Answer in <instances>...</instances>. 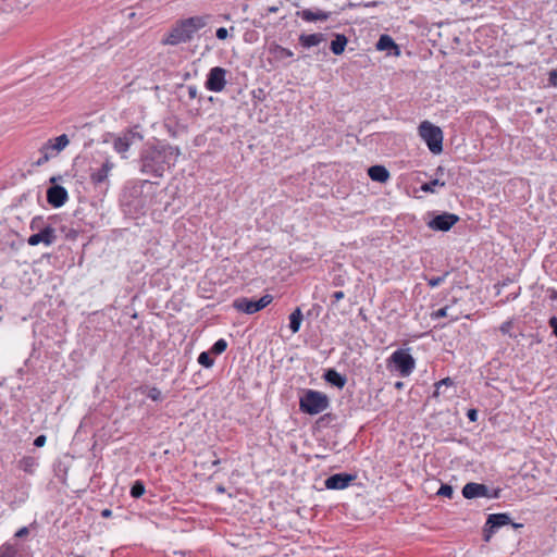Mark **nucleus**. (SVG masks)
I'll return each mask as SVG.
<instances>
[{
	"label": "nucleus",
	"instance_id": "1",
	"mask_svg": "<svg viewBox=\"0 0 557 557\" xmlns=\"http://www.w3.org/2000/svg\"><path fill=\"white\" fill-rule=\"evenodd\" d=\"M181 150L164 141L146 145L140 152L139 170L143 174L152 177H162L168 169L175 165Z\"/></svg>",
	"mask_w": 557,
	"mask_h": 557
},
{
	"label": "nucleus",
	"instance_id": "2",
	"mask_svg": "<svg viewBox=\"0 0 557 557\" xmlns=\"http://www.w3.org/2000/svg\"><path fill=\"white\" fill-rule=\"evenodd\" d=\"M208 23V16H191L178 21L168 36L162 40L164 45L176 46L188 42L194 35Z\"/></svg>",
	"mask_w": 557,
	"mask_h": 557
},
{
	"label": "nucleus",
	"instance_id": "3",
	"mask_svg": "<svg viewBox=\"0 0 557 557\" xmlns=\"http://www.w3.org/2000/svg\"><path fill=\"white\" fill-rule=\"evenodd\" d=\"M331 405L326 394L320 391L306 388L299 397V410L309 416H315L325 411Z\"/></svg>",
	"mask_w": 557,
	"mask_h": 557
},
{
	"label": "nucleus",
	"instance_id": "4",
	"mask_svg": "<svg viewBox=\"0 0 557 557\" xmlns=\"http://www.w3.org/2000/svg\"><path fill=\"white\" fill-rule=\"evenodd\" d=\"M410 348H399L387 359V368L397 371L400 376H409L416 368V359L409 352Z\"/></svg>",
	"mask_w": 557,
	"mask_h": 557
},
{
	"label": "nucleus",
	"instance_id": "5",
	"mask_svg": "<svg viewBox=\"0 0 557 557\" xmlns=\"http://www.w3.org/2000/svg\"><path fill=\"white\" fill-rule=\"evenodd\" d=\"M418 129L420 137L432 153L438 154L443 151V132L438 126L423 121Z\"/></svg>",
	"mask_w": 557,
	"mask_h": 557
},
{
	"label": "nucleus",
	"instance_id": "6",
	"mask_svg": "<svg viewBox=\"0 0 557 557\" xmlns=\"http://www.w3.org/2000/svg\"><path fill=\"white\" fill-rule=\"evenodd\" d=\"M273 300V296L270 294L263 295L259 299H252L247 297H238L234 299L233 301V308L237 310L238 312H243L246 314H253L262 309H264L267 306H269Z\"/></svg>",
	"mask_w": 557,
	"mask_h": 557
},
{
	"label": "nucleus",
	"instance_id": "7",
	"mask_svg": "<svg viewBox=\"0 0 557 557\" xmlns=\"http://www.w3.org/2000/svg\"><path fill=\"white\" fill-rule=\"evenodd\" d=\"M143 140V135L139 132V126H134L115 137L113 148L117 153H125L129 147Z\"/></svg>",
	"mask_w": 557,
	"mask_h": 557
},
{
	"label": "nucleus",
	"instance_id": "8",
	"mask_svg": "<svg viewBox=\"0 0 557 557\" xmlns=\"http://www.w3.org/2000/svg\"><path fill=\"white\" fill-rule=\"evenodd\" d=\"M226 70L221 66L212 67L207 74L205 86L213 92H221L226 85Z\"/></svg>",
	"mask_w": 557,
	"mask_h": 557
},
{
	"label": "nucleus",
	"instance_id": "9",
	"mask_svg": "<svg viewBox=\"0 0 557 557\" xmlns=\"http://www.w3.org/2000/svg\"><path fill=\"white\" fill-rule=\"evenodd\" d=\"M459 221V216L455 213L450 212H442L435 214L426 225L436 232H447L449 231L457 222Z\"/></svg>",
	"mask_w": 557,
	"mask_h": 557
},
{
	"label": "nucleus",
	"instance_id": "10",
	"mask_svg": "<svg viewBox=\"0 0 557 557\" xmlns=\"http://www.w3.org/2000/svg\"><path fill=\"white\" fill-rule=\"evenodd\" d=\"M55 176L50 178L52 185L47 188L46 197L50 206L53 208H60L67 201L69 194L63 186L55 184Z\"/></svg>",
	"mask_w": 557,
	"mask_h": 557
},
{
	"label": "nucleus",
	"instance_id": "11",
	"mask_svg": "<svg viewBox=\"0 0 557 557\" xmlns=\"http://www.w3.org/2000/svg\"><path fill=\"white\" fill-rule=\"evenodd\" d=\"M356 479H357L356 474H351V473H347V472L334 473L325 479L324 486L327 490H345Z\"/></svg>",
	"mask_w": 557,
	"mask_h": 557
},
{
	"label": "nucleus",
	"instance_id": "12",
	"mask_svg": "<svg viewBox=\"0 0 557 557\" xmlns=\"http://www.w3.org/2000/svg\"><path fill=\"white\" fill-rule=\"evenodd\" d=\"M57 240V234L54 227H44L37 232H34L28 238L27 244L29 246H37L44 244L45 246H51Z\"/></svg>",
	"mask_w": 557,
	"mask_h": 557
},
{
	"label": "nucleus",
	"instance_id": "13",
	"mask_svg": "<svg viewBox=\"0 0 557 557\" xmlns=\"http://www.w3.org/2000/svg\"><path fill=\"white\" fill-rule=\"evenodd\" d=\"M486 522L488 528H493L496 531L505 525H511L516 530L523 527L522 523L512 522L511 516L508 512L491 513L487 516Z\"/></svg>",
	"mask_w": 557,
	"mask_h": 557
},
{
	"label": "nucleus",
	"instance_id": "14",
	"mask_svg": "<svg viewBox=\"0 0 557 557\" xmlns=\"http://www.w3.org/2000/svg\"><path fill=\"white\" fill-rule=\"evenodd\" d=\"M462 496L467 499L490 496V488L482 483L469 482L462 487Z\"/></svg>",
	"mask_w": 557,
	"mask_h": 557
},
{
	"label": "nucleus",
	"instance_id": "15",
	"mask_svg": "<svg viewBox=\"0 0 557 557\" xmlns=\"http://www.w3.org/2000/svg\"><path fill=\"white\" fill-rule=\"evenodd\" d=\"M323 380L338 389H343L347 383V377L345 374L339 373L334 368L325 369L322 374Z\"/></svg>",
	"mask_w": 557,
	"mask_h": 557
},
{
	"label": "nucleus",
	"instance_id": "16",
	"mask_svg": "<svg viewBox=\"0 0 557 557\" xmlns=\"http://www.w3.org/2000/svg\"><path fill=\"white\" fill-rule=\"evenodd\" d=\"M113 169V163L110 160H106L99 169L94 170L90 173V181L96 186L101 185L108 180L110 171Z\"/></svg>",
	"mask_w": 557,
	"mask_h": 557
},
{
	"label": "nucleus",
	"instance_id": "17",
	"mask_svg": "<svg viewBox=\"0 0 557 557\" xmlns=\"http://www.w3.org/2000/svg\"><path fill=\"white\" fill-rule=\"evenodd\" d=\"M375 47L379 51H387L388 54L398 55L400 53L399 47L396 45L394 39L386 34L380 36Z\"/></svg>",
	"mask_w": 557,
	"mask_h": 557
},
{
	"label": "nucleus",
	"instance_id": "18",
	"mask_svg": "<svg viewBox=\"0 0 557 557\" xmlns=\"http://www.w3.org/2000/svg\"><path fill=\"white\" fill-rule=\"evenodd\" d=\"M141 193V187H133L131 191V196L133 197V199L125 203L129 208H133L135 213H145L146 200L140 197ZM131 210L132 209H129V211Z\"/></svg>",
	"mask_w": 557,
	"mask_h": 557
},
{
	"label": "nucleus",
	"instance_id": "19",
	"mask_svg": "<svg viewBox=\"0 0 557 557\" xmlns=\"http://www.w3.org/2000/svg\"><path fill=\"white\" fill-rule=\"evenodd\" d=\"M298 40L301 47L309 49L325 41L326 35L323 33L301 34Z\"/></svg>",
	"mask_w": 557,
	"mask_h": 557
},
{
	"label": "nucleus",
	"instance_id": "20",
	"mask_svg": "<svg viewBox=\"0 0 557 557\" xmlns=\"http://www.w3.org/2000/svg\"><path fill=\"white\" fill-rule=\"evenodd\" d=\"M70 139L66 134H62L53 139H49L46 145V150H50L55 156L61 152L69 145Z\"/></svg>",
	"mask_w": 557,
	"mask_h": 557
},
{
	"label": "nucleus",
	"instance_id": "21",
	"mask_svg": "<svg viewBox=\"0 0 557 557\" xmlns=\"http://www.w3.org/2000/svg\"><path fill=\"white\" fill-rule=\"evenodd\" d=\"M297 15L300 16L306 22H315L326 21L330 17V12H325L322 10L312 11L310 9H305L298 11Z\"/></svg>",
	"mask_w": 557,
	"mask_h": 557
},
{
	"label": "nucleus",
	"instance_id": "22",
	"mask_svg": "<svg viewBox=\"0 0 557 557\" xmlns=\"http://www.w3.org/2000/svg\"><path fill=\"white\" fill-rule=\"evenodd\" d=\"M368 175L373 182L385 183L389 178V172L384 165L375 164L368 169Z\"/></svg>",
	"mask_w": 557,
	"mask_h": 557
},
{
	"label": "nucleus",
	"instance_id": "23",
	"mask_svg": "<svg viewBox=\"0 0 557 557\" xmlns=\"http://www.w3.org/2000/svg\"><path fill=\"white\" fill-rule=\"evenodd\" d=\"M348 44V39L344 34H335L332 39L330 49L335 55H341Z\"/></svg>",
	"mask_w": 557,
	"mask_h": 557
},
{
	"label": "nucleus",
	"instance_id": "24",
	"mask_svg": "<svg viewBox=\"0 0 557 557\" xmlns=\"http://www.w3.org/2000/svg\"><path fill=\"white\" fill-rule=\"evenodd\" d=\"M21 550L20 544L7 542L0 546V557H20Z\"/></svg>",
	"mask_w": 557,
	"mask_h": 557
},
{
	"label": "nucleus",
	"instance_id": "25",
	"mask_svg": "<svg viewBox=\"0 0 557 557\" xmlns=\"http://www.w3.org/2000/svg\"><path fill=\"white\" fill-rule=\"evenodd\" d=\"M304 315L301 312V309L297 307L290 314H289V324L288 327L292 331V333H297L300 330L301 322H302Z\"/></svg>",
	"mask_w": 557,
	"mask_h": 557
},
{
	"label": "nucleus",
	"instance_id": "26",
	"mask_svg": "<svg viewBox=\"0 0 557 557\" xmlns=\"http://www.w3.org/2000/svg\"><path fill=\"white\" fill-rule=\"evenodd\" d=\"M270 53L274 59L282 61L287 58H292L294 55L293 51L288 48H285L281 45H273L269 49Z\"/></svg>",
	"mask_w": 557,
	"mask_h": 557
},
{
	"label": "nucleus",
	"instance_id": "27",
	"mask_svg": "<svg viewBox=\"0 0 557 557\" xmlns=\"http://www.w3.org/2000/svg\"><path fill=\"white\" fill-rule=\"evenodd\" d=\"M37 467V459L32 456H25L18 461V468L28 474H33Z\"/></svg>",
	"mask_w": 557,
	"mask_h": 557
},
{
	"label": "nucleus",
	"instance_id": "28",
	"mask_svg": "<svg viewBox=\"0 0 557 557\" xmlns=\"http://www.w3.org/2000/svg\"><path fill=\"white\" fill-rule=\"evenodd\" d=\"M139 391L153 401H162L164 399L162 392L156 386H140Z\"/></svg>",
	"mask_w": 557,
	"mask_h": 557
},
{
	"label": "nucleus",
	"instance_id": "29",
	"mask_svg": "<svg viewBox=\"0 0 557 557\" xmlns=\"http://www.w3.org/2000/svg\"><path fill=\"white\" fill-rule=\"evenodd\" d=\"M446 183L444 181H441L438 178H434L430 182L423 183L420 186V190L424 193L435 194L436 187H445Z\"/></svg>",
	"mask_w": 557,
	"mask_h": 557
},
{
	"label": "nucleus",
	"instance_id": "30",
	"mask_svg": "<svg viewBox=\"0 0 557 557\" xmlns=\"http://www.w3.org/2000/svg\"><path fill=\"white\" fill-rule=\"evenodd\" d=\"M52 225L41 215L34 216L30 221L29 228L33 232L42 230L44 227H51Z\"/></svg>",
	"mask_w": 557,
	"mask_h": 557
},
{
	"label": "nucleus",
	"instance_id": "31",
	"mask_svg": "<svg viewBox=\"0 0 557 557\" xmlns=\"http://www.w3.org/2000/svg\"><path fill=\"white\" fill-rule=\"evenodd\" d=\"M211 355L213 354L210 350L200 352L197 358L198 363L206 369L212 368L214 364V358Z\"/></svg>",
	"mask_w": 557,
	"mask_h": 557
},
{
	"label": "nucleus",
	"instance_id": "32",
	"mask_svg": "<svg viewBox=\"0 0 557 557\" xmlns=\"http://www.w3.org/2000/svg\"><path fill=\"white\" fill-rule=\"evenodd\" d=\"M454 384L455 383H454L453 379H450V377H445V379L440 380L438 382H436L434 384L435 389L432 394V398H438L440 395L444 393L442 391V386L449 387V386H453Z\"/></svg>",
	"mask_w": 557,
	"mask_h": 557
},
{
	"label": "nucleus",
	"instance_id": "33",
	"mask_svg": "<svg viewBox=\"0 0 557 557\" xmlns=\"http://www.w3.org/2000/svg\"><path fill=\"white\" fill-rule=\"evenodd\" d=\"M146 492L145 484L141 480H136L129 490V495L133 498H140Z\"/></svg>",
	"mask_w": 557,
	"mask_h": 557
},
{
	"label": "nucleus",
	"instance_id": "34",
	"mask_svg": "<svg viewBox=\"0 0 557 557\" xmlns=\"http://www.w3.org/2000/svg\"><path fill=\"white\" fill-rule=\"evenodd\" d=\"M40 157L34 162L36 166H41L45 163H47L51 158L55 157L53 152L50 150H46V145H42V147L39 149Z\"/></svg>",
	"mask_w": 557,
	"mask_h": 557
},
{
	"label": "nucleus",
	"instance_id": "35",
	"mask_svg": "<svg viewBox=\"0 0 557 557\" xmlns=\"http://www.w3.org/2000/svg\"><path fill=\"white\" fill-rule=\"evenodd\" d=\"M227 348V342L224 339V338H220L218 339L211 347L210 351L215 355V356H219L221 355L222 352H224Z\"/></svg>",
	"mask_w": 557,
	"mask_h": 557
},
{
	"label": "nucleus",
	"instance_id": "36",
	"mask_svg": "<svg viewBox=\"0 0 557 557\" xmlns=\"http://www.w3.org/2000/svg\"><path fill=\"white\" fill-rule=\"evenodd\" d=\"M449 275V272L446 271L441 276H432V277H425V281L428 282V285L432 288L440 286L442 283L445 282L446 277Z\"/></svg>",
	"mask_w": 557,
	"mask_h": 557
},
{
	"label": "nucleus",
	"instance_id": "37",
	"mask_svg": "<svg viewBox=\"0 0 557 557\" xmlns=\"http://www.w3.org/2000/svg\"><path fill=\"white\" fill-rule=\"evenodd\" d=\"M436 495L437 496L447 497V498H451L453 495H454V488L449 484L442 483L440 488L436 492Z\"/></svg>",
	"mask_w": 557,
	"mask_h": 557
},
{
	"label": "nucleus",
	"instance_id": "38",
	"mask_svg": "<svg viewBox=\"0 0 557 557\" xmlns=\"http://www.w3.org/2000/svg\"><path fill=\"white\" fill-rule=\"evenodd\" d=\"M513 325V321L511 319L503 322L499 326V331L504 334V335H508L509 337L511 338H517V335L516 334H512L511 333V327Z\"/></svg>",
	"mask_w": 557,
	"mask_h": 557
},
{
	"label": "nucleus",
	"instance_id": "39",
	"mask_svg": "<svg viewBox=\"0 0 557 557\" xmlns=\"http://www.w3.org/2000/svg\"><path fill=\"white\" fill-rule=\"evenodd\" d=\"M450 307L449 306H445L443 308H440L438 310L434 311L431 317L433 319H440V318H445V317H448Z\"/></svg>",
	"mask_w": 557,
	"mask_h": 557
},
{
	"label": "nucleus",
	"instance_id": "40",
	"mask_svg": "<svg viewBox=\"0 0 557 557\" xmlns=\"http://www.w3.org/2000/svg\"><path fill=\"white\" fill-rule=\"evenodd\" d=\"M497 531L494 530L493 528H488V524L487 522L485 521V524L483 527V540L485 542H490L492 536L496 533Z\"/></svg>",
	"mask_w": 557,
	"mask_h": 557
},
{
	"label": "nucleus",
	"instance_id": "41",
	"mask_svg": "<svg viewBox=\"0 0 557 557\" xmlns=\"http://www.w3.org/2000/svg\"><path fill=\"white\" fill-rule=\"evenodd\" d=\"M215 36L218 39L220 40H224L227 38L228 36V32L225 27H219L215 32Z\"/></svg>",
	"mask_w": 557,
	"mask_h": 557
},
{
	"label": "nucleus",
	"instance_id": "42",
	"mask_svg": "<svg viewBox=\"0 0 557 557\" xmlns=\"http://www.w3.org/2000/svg\"><path fill=\"white\" fill-rule=\"evenodd\" d=\"M467 418L469 419V421L471 422H476L478 421V418H479V412L476 409L474 408H471L467 411Z\"/></svg>",
	"mask_w": 557,
	"mask_h": 557
},
{
	"label": "nucleus",
	"instance_id": "43",
	"mask_svg": "<svg viewBox=\"0 0 557 557\" xmlns=\"http://www.w3.org/2000/svg\"><path fill=\"white\" fill-rule=\"evenodd\" d=\"M46 442H47V436H46V435H44V434H40V435H38V436L34 440V446H35V447H38V448H39V447H42V446H45Z\"/></svg>",
	"mask_w": 557,
	"mask_h": 557
},
{
	"label": "nucleus",
	"instance_id": "44",
	"mask_svg": "<svg viewBox=\"0 0 557 557\" xmlns=\"http://www.w3.org/2000/svg\"><path fill=\"white\" fill-rule=\"evenodd\" d=\"M548 325L552 329V333L557 337V317H550L548 320Z\"/></svg>",
	"mask_w": 557,
	"mask_h": 557
},
{
	"label": "nucleus",
	"instance_id": "45",
	"mask_svg": "<svg viewBox=\"0 0 557 557\" xmlns=\"http://www.w3.org/2000/svg\"><path fill=\"white\" fill-rule=\"evenodd\" d=\"M334 414L325 413L322 417H320L318 422L321 423L322 425H327L330 421L334 420Z\"/></svg>",
	"mask_w": 557,
	"mask_h": 557
},
{
	"label": "nucleus",
	"instance_id": "46",
	"mask_svg": "<svg viewBox=\"0 0 557 557\" xmlns=\"http://www.w3.org/2000/svg\"><path fill=\"white\" fill-rule=\"evenodd\" d=\"M187 92H188V97L190 99L197 98V96H198V88H197V86L196 85H188L187 86Z\"/></svg>",
	"mask_w": 557,
	"mask_h": 557
},
{
	"label": "nucleus",
	"instance_id": "47",
	"mask_svg": "<svg viewBox=\"0 0 557 557\" xmlns=\"http://www.w3.org/2000/svg\"><path fill=\"white\" fill-rule=\"evenodd\" d=\"M520 292H521V287L518 286L517 290L513 292V293L508 294L506 296V299L503 300V302H508V301H512V300L517 299L519 297V295H520Z\"/></svg>",
	"mask_w": 557,
	"mask_h": 557
},
{
	"label": "nucleus",
	"instance_id": "48",
	"mask_svg": "<svg viewBox=\"0 0 557 557\" xmlns=\"http://www.w3.org/2000/svg\"><path fill=\"white\" fill-rule=\"evenodd\" d=\"M548 83L553 87H557V70H553L549 73Z\"/></svg>",
	"mask_w": 557,
	"mask_h": 557
},
{
	"label": "nucleus",
	"instance_id": "49",
	"mask_svg": "<svg viewBox=\"0 0 557 557\" xmlns=\"http://www.w3.org/2000/svg\"><path fill=\"white\" fill-rule=\"evenodd\" d=\"M29 533V530L27 527H23L21 529H18L15 533V537L17 539H22L24 536H26L27 534Z\"/></svg>",
	"mask_w": 557,
	"mask_h": 557
},
{
	"label": "nucleus",
	"instance_id": "50",
	"mask_svg": "<svg viewBox=\"0 0 557 557\" xmlns=\"http://www.w3.org/2000/svg\"><path fill=\"white\" fill-rule=\"evenodd\" d=\"M332 297L334 299V302H338L339 300L344 299L345 294L342 290H336L333 293Z\"/></svg>",
	"mask_w": 557,
	"mask_h": 557
},
{
	"label": "nucleus",
	"instance_id": "51",
	"mask_svg": "<svg viewBox=\"0 0 557 557\" xmlns=\"http://www.w3.org/2000/svg\"><path fill=\"white\" fill-rule=\"evenodd\" d=\"M499 494H500V490H493L492 492L490 491V496H486V498H498L499 497Z\"/></svg>",
	"mask_w": 557,
	"mask_h": 557
},
{
	"label": "nucleus",
	"instance_id": "52",
	"mask_svg": "<svg viewBox=\"0 0 557 557\" xmlns=\"http://www.w3.org/2000/svg\"><path fill=\"white\" fill-rule=\"evenodd\" d=\"M548 297L552 300H557V290L556 289H548Z\"/></svg>",
	"mask_w": 557,
	"mask_h": 557
},
{
	"label": "nucleus",
	"instance_id": "53",
	"mask_svg": "<svg viewBox=\"0 0 557 557\" xmlns=\"http://www.w3.org/2000/svg\"><path fill=\"white\" fill-rule=\"evenodd\" d=\"M111 516H112V510L111 509L106 508V509H103L101 511V517L102 518H110Z\"/></svg>",
	"mask_w": 557,
	"mask_h": 557
},
{
	"label": "nucleus",
	"instance_id": "54",
	"mask_svg": "<svg viewBox=\"0 0 557 557\" xmlns=\"http://www.w3.org/2000/svg\"><path fill=\"white\" fill-rule=\"evenodd\" d=\"M512 283V281L510 278H506L504 280L502 283H498L497 285H495V287H504V286H507L508 284Z\"/></svg>",
	"mask_w": 557,
	"mask_h": 557
},
{
	"label": "nucleus",
	"instance_id": "55",
	"mask_svg": "<svg viewBox=\"0 0 557 557\" xmlns=\"http://www.w3.org/2000/svg\"><path fill=\"white\" fill-rule=\"evenodd\" d=\"M377 2L376 1H372V2H367L364 3V7L367 8H373V7H376Z\"/></svg>",
	"mask_w": 557,
	"mask_h": 557
},
{
	"label": "nucleus",
	"instance_id": "56",
	"mask_svg": "<svg viewBox=\"0 0 557 557\" xmlns=\"http://www.w3.org/2000/svg\"><path fill=\"white\" fill-rule=\"evenodd\" d=\"M403 387H404V383L403 382L398 381V382L395 383V388L396 389H401Z\"/></svg>",
	"mask_w": 557,
	"mask_h": 557
},
{
	"label": "nucleus",
	"instance_id": "57",
	"mask_svg": "<svg viewBox=\"0 0 557 557\" xmlns=\"http://www.w3.org/2000/svg\"><path fill=\"white\" fill-rule=\"evenodd\" d=\"M216 491H218L219 493H224V492H225V488H224L222 485H220V486H218V487H216Z\"/></svg>",
	"mask_w": 557,
	"mask_h": 557
},
{
	"label": "nucleus",
	"instance_id": "58",
	"mask_svg": "<svg viewBox=\"0 0 557 557\" xmlns=\"http://www.w3.org/2000/svg\"><path fill=\"white\" fill-rule=\"evenodd\" d=\"M451 321H457L458 320V315H449Z\"/></svg>",
	"mask_w": 557,
	"mask_h": 557
},
{
	"label": "nucleus",
	"instance_id": "59",
	"mask_svg": "<svg viewBox=\"0 0 557 557\" xmlns=\"http://www.w3.org/2000/svg\"><path fill=\"white\" fill-rule=\"evenodd\" d=\"M440 172H443V168H442V166H438V168L436 169V173H440Z\"/></svg>",
	"mask_w": 557,
	"mask_h": 557
}]
</instances>
